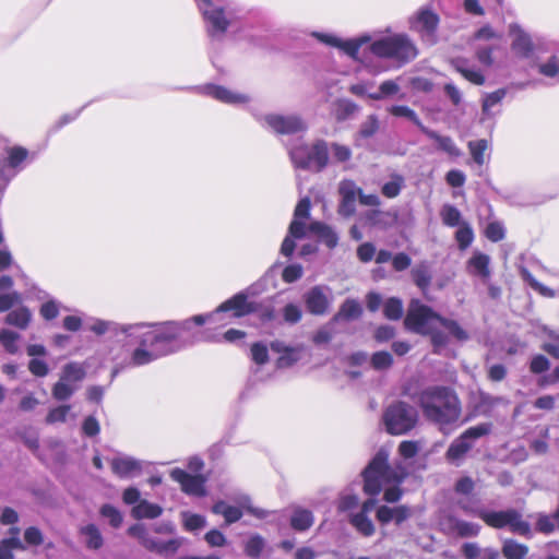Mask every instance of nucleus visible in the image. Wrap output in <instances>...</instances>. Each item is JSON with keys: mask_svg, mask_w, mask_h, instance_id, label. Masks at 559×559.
Instances as JSON below:
<instances>
[{"mask_svg": "<svg viewBox=\"0 0 559 559\" xmlns=\"http://www.w3.org/2000/svg\"><path fill=\"white\" fill-rule=\"evenodd\" d=\"M311 200L301 198L293 212L287 234L281 245H296L299 240H313L318 245H337V234L328 224L320 221H310Z\"/></svg>", "mask_w": 559, "mask_h": 559, "instance_id": "1", "label": "nucleus"}, {"mask_svg": "<svg viewBox=\"0 0 559 559\" xmlns=\"http://www.w3.org/2000/svg\"><path fill=\"white\" fill-rule=\"evenodd\" d=\"M417 402L426 419L439 426L457 421L462 414L461 401L449 386H428L418 394Z\"/></svg>", "mask_w": 559, "mask_h": 559, "instance_id": "2", "label": "nucleus"}, {"mask_svg": "<svg viewBox=\"0 0 559 559\" xmlns=\"http://www.w3.org/2000/svg\"><path fill=\"white\" fill-rule=\"evenodd\" d=\"M407 473L402 463L389 464V451L381 448L362 471L364 491L378 495L383 484H401Z\"/></svg>", "mask_w": 559, "mask_h": 559, "instance_id": "3", "label": "nucleus"}, {"mask_svg": "<svg viewBox=\"0 0 559 559\" xmlns=\"http://www.w3.org/2000/svg\"><path fill=\"white\" fill-rule=\"evenodd\" d=\"M404 323L409 330L419 334H428L436 325H443V329L457 341L468 338L467 332L456 321L440 317L418 300L411 301Z\"/></svg>", "mask_w": 559, "mask_h": 559, "instance_id": "4", "label": "nucleus"}, {"mask_svg": "<svg viewBox=\"0 0 559 559\" xmlns=\"http://www.w3.org/2000/svg\"><path fill=\"white\" fill-rule=\"evenodd\" d=\"M178 337V329L169 328L167 330H152L140 336V347L132 354L134 365H144L150 361L173 353L176 348L173 343Z\"/></svg>", "mask_w": 559, "mask_h": 559, "instance_id": "5", "label": "nucleus"}, {"mask_svg": "<svg viewBox=\"0 0 559 559\" xmlns=\"http://www.w3.org/2000/svg\"><path fill=\"white\" fill-rule=\"evenodd\" d=\"M369 49L374 56L395 60L400 66L409 63L418 55L415 44L405 34H395L374 40Z\"/></svg>", "mask_w": 559, "mask_h": 559, "instance_id": "6", "label": "nucleus"}, {"mask_svg": "<svg viewBox=\"0 0 559 559\" xmlns=\"http://www.w3.org/2000/svg\"><path fill=\"white\" fill-rule=\"evenodd\" d=\"M382 420L388 433L404 435L417 425L418 412L406 402L396 401L385 408Z\"/></svg>", "mask_w": 559, "mask_h": 559, "instance_id": "7", "label": "nucleus"}, {"mask_svg": "<svg viewBox=\"0 0 559 559\" xmlns=\"http://www.w3.org/2000/svg\"><path fill=\"white\" fill-rule=\"evenodd\" d=\"M476 516L481 519L488 526L501 530L509 527V530L518 535L531 537V524L523 519L520 511L515 509H507L502 511H487L478 510Z\"/></svg>", "mask_w": 559, "mask_h": 559, "instance_id": "8", "label": "nucleus"}, {"mask_svg": "<svg viewBox=\"0 0 559 559\" xmlns=\"http://www.w3.org/2000/svg\"><path fill=\"white\" fill-rule=\"evenodd\" d=\"M492 425L484 423L465 430L460 437L454 439L445 452L448 462L459 465V463L466 456V454L474 447L475 440L487 436L491 432Z\"/></svg>", "mask_w": 559, "mask_h": 559, "instance_id": "9", "label": "nucleus"}, {"mask_svg": "<svg viewBox=\"0 0 559 559\" xmlns=\"http://www.w3.org/2000/svg\"><path fill=\"white\" fill-rule=\"evenodd\" d=\"M295 165L301 169H309L314 166L316 170L321 171L329 163V147L323 140L313 143L310 151L307 146L296 148L293 155Z\"/></svg>", "mask_w": 559, "mask_h": 559, "instance_id": "10", "label": "nucleus"}, {"mask_svg": "<svg viewBox=\"0 0 559 559\" xmlns=\"http://www.w3.org/2000/svg\"><path fill=\"white\" fill-rule=\"evenodd\" d=\"M307 310L314 316H322L328 312L331 304L330 288L314 286L304 295Z\"/></svg>", "mask_w": 559, "mask_h": 559, "instance_id": "11", "label": "nucleus"}, {"mask_svg": "<svg viewBox=\"0 0 559 559\" xmlns=\"http://www.w3.org/2000/svg\"><path fill=\"white\" fill-rule=\"evenodd\" d=\"M265 122L277 134H296L306 129V126L298 116L267 115Z\"/></svg>", "mask_w": 559, "mask_h": 559, "instance_id": "12", "label": "nucleus"}, {"mask_svg": "<svg viewBox=\"0 0 559 559\" xmlns=\"http://www.w3.org/2000/svg\"><path fill=\"white\" fill-rule=\"evenodd\" d=\"M170 476L181 485V489L186 493L197 497H204L206 495L204 488L205 478L203 476H193L180 468L173 469Z\"/></svg>", "mask_w": 559, "mask_h": 559, "instance_id": "13", "label": "nucleus"}, {"mask_svg": "<svg viewBox=\"0 0 559 559\" xmlns=\"http://www.w3.org/2000/svg\"><path fill=\"white\" fill-rule=\"evenodd\" d=\"M257 310L254 302L248 300L245 293H238L217 307L216 312L234 311V317L240 318Z\"/></svg>", "mask_w": 559, "mask_h": 559, "instance_id": "14", "label": "nucleus"}, {"mask_svg": "<svg viewBox=\"0 0 559 559\" xmlns=\"http://www.w3.org/2000/svg\"><path fill=\"white\" fill-rule=\"evenodd\" d=\"M439 15L430 9L418 10L414 17L413 27L423 35L435 36L438 29Z\"/></svg>", "mask_w": 559, "mask_h": 559, "instance_id": "15", "label": "nucleus"}, {"mask_svg": "<svg viewBox=\"0 0 559 559\" xmlns=\"http://www.w3.org/2000/svg\"><path fill=\"white\" fill-rule=\"evenodd\" d=\"M443 524L449 534H454L461 538L476 537L480 532L478 524L461 520L454 515H448Z\"/></svg>", "mask_w": 559, "mask_h": 559, "instance_id": "16", "label": "nucleus"}, {"mask_svg": "<svg viewBox=\"0 0 559 559\" xmlns=\"http://www.w3.org/2000/svg\"><path fill=\"white\" fill-rule=\"evenodd\" d=\"M203 12L204 19L209 23V35L211 37L224 35L229 26V21L226 19L224 10L210 5Z\"/></svg>", "mask_w": 559, "mask_h": 559, "instance_id": "17", "label": "nucleus"}, {"mask_svg": "<svg viewBox=\"0 0 559 559\" xmlns=\"http://www.w3.org/2000/svg\"><path fill=\"white\" fill-rule=\"evenodd\" d=\"M7 167L10 171L16 175L22 168L23 164L28 159L29 152L26 147L21 145L7 146L4 148Z\"/></svg>", "mask_w": 559, "mask_h": 559, "instance_id": "18", "label": "nucleus"}, {"mask_svg": "<svg viewBox=\"0 0 559 559\" xmlns=\"http://www.w3.org/2000/svg\"><path fill=\"white\" fill-rule=\"evenodd\" d=\"M112 472L119 477H129L139 474L142 469L141 463L132 457H115L110 462Z\"/></svg>", "mask_w": 559, "mask_h": 559, "instance_id": "19", "label": "nucleus"}, {"mask_svg": "<svg viewBox=\"0 0 559 559\" xmlns=\"http://www.w3.org/2000/svg\"><path fill=\"white\" fill-rule=\"evenodd\" d=\"M362 314L361 305L355 299H346L338 308L337 312L332 317L334 322L357 320Z\"/></svg>", "mask_w": 559, "mask_h": 559, "instance_id": "20", "label": "nucleus"}, {"mask_svg": "<svg viewBox=\"0 0 559 559\" xmlns=\"http://www.w3.org/2000/svg\"><path fill=\"white\" fill-rule=\"evenodd\" d=\"M469 272L480 277L483 283H488L490 278V269H489V257L483 253L475 254L468 261Z\"/></svg>", "mask_w": 559, "mask_h": 559, "instance_id": "21", "label": "nucleus"}, {"mask_svg": "<svg viewBox=\"0 0 559 559\" xmlns=\"http://www.w3.org/2000/svg\"><path fill=\"white\" fill-rule=\"evenodd\" d=\"M507 401L501 396H492L484 391L476 393L475 411L483 415H490L492 409Z\"/></svg>", "mask_w": 559, "mask_h": 559, "instance_id": "22", "label": "nucleus"}, {"mask_svg": "<svg viewBox=\"0 0 559 559\" xmlns=\"http://www.w3.org/2000/svg\"><path fill=\"white\" fill-rule=\"evenodd\" d=\"M209 95H211L213 98L226 103V104H238L243 103L247 100V97L240 94H235L228 88L216 85V84H210L206 87Z\"/></svg>", "mask_w": 559, "mask_h": 559, "instance_id": "23", "label": "nucleus"}, {"mask_svg": "<svg viewBox=\"0 0 559 559\" xmlns=\"http://www.w3.org/2000/svg\"><path fill=\"white\" fill-rule=\"evenodd\" d=\"M450 63L452 68L468 82L475 85H483L485 83L484 74L480 71L467 69V61L464 58L452 59Z\"/></svg>", "mask_w": 559, "mask_h": 559, "instance_id": "24", "label": "nucleus"}, {"mask_svg": "<svg viewBox=\"0 0 559 559\" xmlns=\"http://www.w3.org/2000/svg\"><path fill=\"white\" fill-rule=\"evenodd\" d=\"M423 133L426 134L429 139L436 141L438 148L448 153L450 156L459 157L461 155V151L456 147L455 143L450 136L440 135L436 131L428 128H423Z\"/></svg>", "mask_w": 559, "mask_h": 559, "instance_id": "25", "label": "nucleus"}, {"mask_svg": "<svg viewBox=\"0 0 559 559\" xmlns=\"http://www.w3.org/2000/svg\"><path fill=\"white\" fill-rule=\"evenodd\" d=\"M32 320V312L25 306H20L10 311L5 317V323L21 330H25Z\"/></svg>", "mask_w": 559, "mask_h": 559, "instance_id": "26", "label": "nucleus"}, {"mask_svg": "<svg viewBox=\"0 0 559 559\" xmlns=\"http://www.w3.org/2000/svg\"><path fill=\"white\" fill-rule=\"evenodd\" d=\"M182 544L183 538H174L167 542H160L153 538L152 545L147 550L168 557L175 555Z\"/></svg>", "mask_w": 559, "mask_h": 559, "instance_id": "27", "label": "nucleus"}, {"mask_svg": "<svg viewBox=\"0 0 559 559\" xmlns=\"http://www.w3.org/2000/svg\"><path fill=\"white\" fill-rule=\"evenodd\" d=\"M501 551L506 559H525L528 554V547L514 539H506Z\"/></svg>", "mask_w": 559, "mask_h": 559, "instance_id": "28", "label": "nucleus"}, {"mask_svg": "<svg viewBox=\"0 0 559 559\" xmlns=\"http://www.w3.org/2000/svg\"><path fill=\"white\" fill-rule=\"evenodd\" d=\"M163 512L158 504L151 503L146 500L140 501L132 510V515L135 519H155Z\"/></svg>", "mask_w": 559, "mask_h": 559, "instance_id": "29", "label": "nucleus"}, {"mask_svg": "<svg viewBox=\"0 0 559 559\" xmlns=\"http://www.w3.org/2000/svg\"><path fill=\"white\" fill-rule=\"evenodd\" d=\"M349 522L364 536H371L374 533V525L365 513L352 514Z\"/></svg>", "mask_w": 559, "mask_h": 559, "instance_id": "30", "label": "nucleus"}, {"mask_svg": "<svg viewBox=\"0 0 559 559\" xmlns=\"http://www.w3.org/2000/svg\"><path fill=\"white\" fill-rule=\"evenodd\" d=\"M313 523L312 513L305 509L295 510L290 519V525L296 531H306Z\"/></svg>", "mask_w": 559, "mask_h": 559, "instance_id": "31", "label": "nucleus"}, {"mask_svg": "<svg viewBox=\"0 0 559 559\" xmlns=\"http://www.w3.org/2000/svg\"><path fill=\"white\" fill-rule=\"evenodd\" d=\"M81 534L84 536V543L90 549H99L103 546L102 534L94 524L82 527Z\"/></svg>", "mask_w": 559, "mask_h": 559, "instance_id": "32", "label": "nucleus"}, {"mask_svg": "<svg viewBox=\"0 0 559 559\" xmlns=\"http://www.w3.org/2000/svg\"><path fill=\"white\" fill-rule=\"evenodd\" d=\"M336 322L331 318L329 322L322 325L312 336V341L317 345H323L331 342L333 336L337 333Z\"/></svg>", "mask_w": 559, "mask_h": 559, "instance_id": "33", "label": "nucleus"}, {"mask_svg": "<svg viewBox=\"0 0 559 559\" xmlns=\"http://www.w3.org/2000/svg\"><path fill=\"white\" fill-rule=\"evenodd\" d=\"M264 547V538L258 534H254L250 536L249 539L246 542L243 551L248 557L258 559L261 557Z\"/></svg>", "mask_w": 559, "mask_h": 559, "instance_id": "34", "label": "nucleus"}, {"mask_svg": "<svg viewBox=\"0 0 559 559\" xmlns=\"http://www.w3.org/2000/svg\"><path fill=\"white\" fill-rule=\"evenodd\" d=\"M512 50L522 57H527L533 51L530 36L523 31H519L512 43Z\"/></svg>", "mask_w": 559, "mask_h": 559, "instance_id": "35", "label": "nucleus"}, {"mask_svg": "<svg viewBox=\"0 0 559 559\" xmlns=\"http://www.w3.org/2000/svg\"><path fill=\"white\" fill-rule=\"evenodd\" d=\"M391 178L392 179L385 182L381 188V193L388 199L396 198L404 187V178L402 175L393 174Z\"/></svg>", "mask_w": 559, "mask_h": 559, "instance_id": "36", "label": "nucleus"}, {"mask_svg": "<svg viewBox=\"0 0 559 559\" xmlns=\"http://www.w3.org/2000/svg\"><path fill=\"white\" fill-rule=\"evenodd\" d=\"M389 112L394 117H403V118L411 120L414 124H416L419 128V130L421 132H423V128H426L421 123V121L418 118V116L416 115V112L407 106H404V105L391 106L389 108Z\"/></svg>", "mask_w": 559, "mask_h": 559, "instance_id": "37", "label": "nucleus"}, {"mask_svg": "<svg viewBox=\"0 0 559 559\" xmlns=\"http://www.w3.org/2000/svg\"><path fill=\"white\" fill-rule=\"evenodd\" d=\"M467 146L473 160L479 166L484 165L485 152L488 148V141L485 139L469 141Z\"/></svg>", "mask_w": 559, "mask_h": 559, "instance_id": "38", "label": "nucleus"}, {"mask_svg": "<svg viewBox=\"0 0 559 559\" xmlns=\"http://www.w3.org/2000/svg\"><path fill=\"white\" fill-rule=\"evenodd\" d=\"M20 340V334L11 330L3 329L0 331V343L10 354H16L19 346L16 342Z\"/></svg>", "mask_w": 559, "mask_h": 559, "instance_id": "39", "label": "nucleus"}, {"mask_svg": "<svg viewBox=\"0 0 559 559\" xmlns=\"http://www.w3.org/2000/svg\"><path fill=\"white\" fill-rule=\"evenodd\" d=\"M367 41H369V37H360L349 40L340 39L338 48L349 57L357 59L360 47Z\"/></svg>", "mask_w": 559, "mask_h": 559, "instance_id": "40", "label": "nucleus"}, {"mask_svg": "<svg viewBox=\"0 0 559 559\" xmlns=\"http://www.w3.org/2000/svg\"><path fill=\"white\" fill-rule=\"evenodd\" d=\"M84 377L85 370L78 364L71 362L63 367L61 380H66L68 382H79L82 381Z\"/></svg>", "mask_w": 559, "mask_h": 559, "instance_id": "41", "label": "nucleus"}, {"mask_svg": "<svg viewBox=\"0 0 559 559\" xmlns=\"http://www.w3.org/2000/svg\"><path fill=\"white\" fill-rule=\"evenodd\" d=\"M383 313L389 320H399L403 314V305L399 298H389L383 306Z\"/></svg>", "mask_w": 559, "mask_h": 559, "instance_id": "42", "label": "nucleus"}, {"mask_svg": "<svg viewBox=\"0 0 559 559\" xmlns=\"http://www.w3.org/2000/svg\"><path fill=\"white\" fill-rule=\"evenodd\" d=\"M22 302V295L16 290L0 293V312L10 310Z\"/></svg>", "mask_w": 559, "mask_h": 559, "instance_id": "43", "label": "nucleus"}, {"mask_svg": "<svg viewBox=\"0 0 559 559\" xmlns=\"http://www.w3.org/2000/svg\"><path fill=\"white\" fill-rule=\"evenodd\" d=\"M379 127L378 117L376 115H370L361 123L358 134L362 139H369L378 132Z\"/></svg>", "mask_w": 559, "mask_h": 559, "instance_id": "44", "label": "nucleus"}, {"mask_svg": "<svg viewBox=\"0 0 559 559\" xmlns=\"http://www.w3.org/2000/svg\"><path fill=\"white\" fill-rule=\"evenodd\" d=\"M441 329H443V325H436L433 328V331L429 332L428 335H430L431 343L433 345V352L440 353L449 343V337L447 334H444Z\"/></svg>", "mask_w": 559, "mask_h": 559, "instance_id": "45", "label": "nucleus"}, {"mask_svg": "<svg viewBox=\"0 0 559 559\" xmlns=\"http://www.w3.org/2000/svg\"><path fill=\"white\" fill-rule=\"evenodd\" d=\"M70 409V405H60L58 407L51 408L45 418L46 424L52 425L56 423H64Z\"/></svg>", "mask_w": 559, "mask_h": 559, "instance_id": "46", "label": "nucleus"}, {"mask_svg": "<svg viewBox=\"0 0 559 559\" xmlns=\"http://www.w3.org/2000/svg\"><path fill=\"white\" fill-rule=\"evenodd\" d=\"M182 518L183 526L187 531H197L203 528L206 525L205 518L200 514L183 512Z\"/></svg>", "mask_w": 559, "mask_h": 559, "instance_id": "47", "label": "nucleus"}, {"mask_svg": "<svg viewBox=\"0 0 559 559\" xmlns=\"http://www.w3.org/2000/svg\"><path fill=\"white\" fill-rule=\"evenodd\" d=\"M74 390L68 381L60 379L52 388V396L57 401H66L71 397Z\"/></svg>", "mask_w": 559, "mask_h": 559, "instance_id": "48", "label": "nucleus"}, {"mask_svg": "<svg viewBox=\"0 0 559 559\" xmlns=\"http://www.w3.org/2000/svg\"><path fill=\"white\" fill-rule=\"evenodd\" d=\"M485 237L491 242H498L504 237V227L499 222H490L484 230Z\"/></svg>", "mask_w": 559, "mask_h": 559, "instance_id": "49", "label": "nucleus"}, {"mask_svg": "<svg viewBox=\"0 0 559 559\" xmlns=\"http://www.w3.org/2000/svg\"><path fill=\"white\" fill-rule=\"evenodd\" d=\"M413 277L418 287H420L423 290L428 288L431 282V275L427 266L420 265L413 270Z\"/></svg>", "mask_w": 559, "mask_h": 559, "instance_id": "50", "label": "nucleus"}, {"mask_svg": "<svg viewBox=\"0 0 559 559\" xmlns=\"http://www.w3.org/2000/svg\"><path fill=\"white\" fill-rule=\"evenodd\" d=\"M399 90H400V87L394 81L386 80L380 84L379 92L369 94V97L373 100H379V99L383 98L384 96L396 94L399 92Z\"/></svg>", "mask_w": 559, "mask_h": 559, "instance_id": "51", "label": "nucleus"}, {"mask_svg": "<svg viewBox=\"0 0 559 559\" xmlns=\"http://www.w3.org/2000/svg\"><path fill=\"white\" fill-rule=\"evenodd\" d=\"M392 362V355L388 352H377L371 357V365L377 370L389 369Z\"/></svg>", "mask_w": 559, "mask_h": 559, "instance_id": "52", "label": "nucleus"}, {"mask_svg": "<svg viewBox=\"0 0 559 559\" xmlns=\"http://www.w3.org/2000/svg\"><path fill=\"white\" fill-rule=\"evenodd\" d=\"M128 533L131 536L136 537L144 548L148 549L150 546L152 545L153 537L148 535V533L146 532L145 527L142 524L132 525L131 527H129Z\"/></svg>", "mask_w": 559, "mask_h": 559, "instance_id": "53", "label": "nucleus"}, {"mask_svg": "<svg viewBox=\"0 0 559 559\" xmlns=\"http://www.w3.org/2000/svg\"><path fill=\"white\" fill-rule=\"evenodd\" d=\"M441 217L445 225L457 226L461 219L460 211L453 205H445L441 211Z\"/></svg>", "mask_w": 559, "mask_h": 559, "instance_id": "54", "label": "nucleus"}, {"mask_svg": "<svg viewBox=\"0 0 559 559\" xmlns=\"http://www.w3.org/2000/svg\"><path fill=\"white\" fill-rule=\"evenodd\" d=\"M100 514L109 520L112 527H119L122 523L121 513L110 504H104L100 509Z\"/></svg>", "mask_w": 559, "mask_h": 559, "instance_id": "55", "label": "nucleus"}, {"mask_svg": "<svg viewBox=\"0 0 559 559\" xmlns=\"http://www.w3.org/2000/svg\"><path fill=\"white\" fill-rule=\"evenodd\" d=\"M302 312L299 306L295 304H287L283 308V317L285 322L295 324L301 319Z\"/></svg>", "mask_w": 559, "mask_h": 559, "instance_id": "56", "label": "nucleus"}, {"mask_svg": "<svg viewBox=\"0 0 559 559\" xmlns=\"http://www.w3.org/2000/svg\"><path fill=\"white\" fill-rule=\"evenodd\" d=\"M538 71L540 74L548 78L556 76L559 73V61L557 57L552 56L545 63H542L538 67Z\"/></svg>", "mask_w": 559, "mask_h": 559, "instance_id": "57", "label": "nucleus"}, {"mask_svg": "<svg viewBox=\"0 0 559 559\" xmlns=\"http://www.w3.org/2000/svg\"><path fill=\"white\" fill-rule=\"evenodd\" d=\"M252 360L258 365H264L269 361V353L265 345L261 343H254L251 346Z\"/></svg>", "mask_w": 559, "mask_h": 559, "instance_id": "58", "label": "nucleus"}, {"mask_svg": "<svg viewBox=\"0 0 559 559\" xmlns=\"http://www.w3.org/2000/svg\"><path fill=\"white\" fill-rule=\"evenodd\" d=\"M506 96V90L499 88L492 93L486 95L483 100V110L488 111L490 108L500 103Z\"/></svg>", "mask_w": 559, "mask_h": 559, "instance_id": "59", "label": "nucleus"}, {"mask_svg": "<svg viewBox=\"0 0 559 559\" xmlns=\"http://www.w3.org/2000/svg\"><path fill=\"white\" fill-rule=\"evenodd\" d=\"M455 239L457 245H471L474 239V233L472 228L466 224L460 225L455 233Z\"/></svg>", "mask_w": 559, "mask_h": 559, "instance_id": "60", "label": "nucleus"}, {"mask_svg": "<svg viewBox=\"0 0 559 559\" xmlns=\"http://www.w3.org/2000/svg\"><path fill=\"white\" fill-rule=\"evenodd\" d=\"M302 276V267L299 264H290L283 270L282 277L286 283H294Z\"/></svg>", "mask_w": 559, "mask_h": 559, "instance_id": "61", "label": "nucleus"}, {"mask_svg": "<svg viewBox=\"0 0 559 559\" xmlns=\"http://www.w3.org/2000/svg\"><path fill=\"white\" fill-rule=\"evenodd\" d=\"M358 107L355 103L349 100H344L338 104L336 118L337 120H345L349 116L354 115L357 111Z\"/></svg>", "mask_w": 559, "mask_h": 559, "instance_id": "62", "label": "nucleus"}, {"mask_svg": "<svg viewBox=\"0 0 559 559\" xmlns=\"http://www.w3.org/2000/svg\"><path fill=\"white\" fill-rule=\"evenodd\" d=\"M466 177L463 171L451 169L445 175V181L450 187L460 188L464 186Z\"/></svg>", "mask_w": 559, "mask_h": 559, "instance_id": "63", "label": "nucleus"}, {"mask_svg": "<svg viewBox=\"0 0 559 559\" xmlns=\"http://www.w3.org/2000/svg\"><path fill=\"white\" fill-rule=\"evenodd\" d=\"M418 451L419 445L416 441H403L399 445V452L405 459L414 457Z\"/></svg>", "mask_w": 559, "mask_h": 559, "instance_id": "64", "label": "nucleus"}]
</instances>
